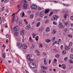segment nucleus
Segmentation results:
<instances>
[{"instance_id": "f257e3e1", "label": "nucleus", "mask_w": 73, "mask_h": 73, "mask_svg": "<svg viewBox=\"0 0 73 73\" xmlns=\"http://www.w3.org/2000/svg\"><path fill=\"white\" fill-rule=\"evenodd\" d=\"M30 67L32 68H36V64L34 62H31L29 63Z\"/></svg>"}, {"instance_id": "f03ea898", "label": "nucleus", "mask_w": 73, "mask_h": 73, "mask_svg": "<svg viewBox=\"0 0 73 73\" xmlns=\"http://www.w3.org/2000/svg\"><path fill=\"white\" fill-rule=\"evenodd\" d=\"M58 16L56 15H54L52 17L51 20L52 21H54L55 20L57 21V19H58Z\"/></svg>"}, {"instance_id": "7ed1b4c3", "label": "nucleus", "mask_w": 73, "mask_h": 73, "mask_svg": "<svg viewBox=\"0 0 73 73\" xmlns=\"http://www.w3.org/2000/svg\"><path fill=\"white\" fill-rule=\"evenodd\" d=\"M17 47H18V48H19L20 49H21L22 48V44L21 43H19V42H18L17 43Z\"/></svg>"}, {"instance_id": "20e7f679", "label": "nucleus", "mask_w": 73, "mask_h": 73, "mask_svg": "<svg viewBox=\"0 0 73 73\" xmlns=\"http://www.w3.org/2000/svg\"><path fill=\"white\" fill-rule=\"evenodd\" d=\"M58 27L60 29H64L65 27V26L62 25V23L60 22L58 25Z\"/></svg>"}, {"instance_id": "39448f33", "label": "nucleus", "mask_w": 73, "mask_h": 73, "mask_svg": "<svg viewBox=\"0 0 73 73\" xmlns=\"http://www.w3.org/2000/svg\"><path fill=\"white\" fill-rule=\"evenodd\" d=\"M27 7H28V5L25 3H24V5L23 7V9H27Z\"/></svg>"}, {"instance_id": "423d86ee", "label": "nucleus", "mask_w": 73, "mask_h": 73, "mask_svg": "<svg viewBox=\"0 0 73 73\" xmlns=\"http://www.w3.org/2000/svg\"><path fill=\"white\" fill-rule=\"evenodd\" d=\"M35 53H36L38 56L40 55V52L39 51H38V50H35Z\"/></svg>"}, {"instance_id": "0eeeda50", "label": "nucleus", "mask_w": 73, "mask_h": 73, "mask_svg": "<svg viewBox=\"0 0 73 73\" xmlns=\"http://www.w3.org/2000/svg\"><path fill=\"white\" fill-rule=\"evenodd\" d=\"M27 58L28 60L30 61H33V59L30 58V56H29V55H28L27 56Z\"/></svg>"}, {"instance_id": "6e6552de", "label": "nucleus", "mask_w": 73, "mask_h": 73, "mask_svg": "<svg viewBox=\"0 0 73 73\" xmlns=\"http://www.w3.org/2000/svg\"><path fill=\"white\" fill-rule=\"evenodd\" d=\"M19 26H20V27H22V26H23V22L22 21L19 20Z\"/></svg>"}, {"instance_id": "1a4fd4ad", "label": "nucleus", "mask_w": 73, "mask_h": 73, "mask_svg": "<svg viewBox=\"0 0 73 73\" xmlns=\"http://www.w3.org/2000/svg\"><path fill=\"white\" fill-rule=\"evenodd\" d=\"M19 29V27L17 26L15 28H14L13 30L14 31H17Z\"/></svg>"}, {"instance_id": "9d476101", "label": "nucleus", "mask_w": 73, "mask_h": 73, "mask_svg": "<svg viewBox=\"0 0 73 73\" xmlns=\"http://www.w3.org/2000/svg\"><path fill=\"white\" fill-rule=\"evenodd\" d=\"M31 8L33 9H37V6L36 5H33L32 6H31Z\"/></svg>"}, {"instance_id": "9b49d317", "label": "nucleus", "mask_w": 73, "mask_h": 73, "mask_svg": "<svg viewBox=\"0 0 73 73\" xmlns=\"http://www.w3.org/2000/svg\"><path fill=\"white\" fill-rule=\"evenodd\" d=\"M25 28L26 29H28V30L30 29L31 28V25H27V26L25 27Z\"/></svg>"}, {"instance_id": "f8f14e48", "label": "nucleus", "mask_w": 73, "mask_h": 73, "mask_svg": "<svg viewBox=\"0 0 73 73\" xmlns=\"http://www.w3.org/2000/svg\"><path fill=\"white\" fill-rule=\"evenodd\" d=\"M49 12H50V10H49L46 9L44 11V13L46 14L49 13Z\"/></svg>"}, {"instance_id": "ddd939ff", "label": "nucleus", "mask_w": 73, "mask_h": 73, "mask_svg": "<svg viewBox=\"0 0 73 73\" xmlns=\"http://www.w3.org/2000/svg\"><path fill=\"white\" fill-rule=\"evenodd\" d=\"M23 49H25L27 48V44H24L23 45Z\"/></svg>"}, {"instance_id": "4468645a", "label": "nucleus", "mask_w": 73, "mask_h": 73, "mask_svg": "<svg viewBox=\"0 0 73 73\" xmlns=\"http://www.w3.org/2000/svg\"><path fill=\"white\" fill-rule=\"evenodd\" d=\"M50 28L49 27H47L46 30V32H50Z\"/></svg>"}, {"instance_id": "2eb2a0df", "label": "nucleus", "mask_w": 73, "mask_h": 73, "mask_svg": "<svg viewBox=\"0 0 73 73\" xmlns=\"http://www.w3.org/2000/svg\"><path fill=\"white\" fill-rule=\"evenodd\" d=\"M41 68L42 69H44V70H46L48 69V67H45L44 66H41Z\"/></svg>"}, {"instance_id": "dca6fc26", "label": "nucleus", "mask_w": 73, "mask_h": 73, "mask_svg": "<svg viewBox=\"0 0 73 73\" xmlns=\"http://www.w3.org/2000/svg\"><path fill=\"white\" fill-rule=\"evenodd\" d=\"M43 11H42L40 12V16L41 17H43V14H43Z\"/></svg>"}, {"instance_id": "f3484780", "label": "nucleus", "mask_w": 73, "mask_h": 73, "mask_svg": "<svg viewBox=\"0 0 73 73\" xmlns=\"http://www.w3.org/2000/svg\"><path fill=\"white\" fill-rule=\"evenodd\" d=\"M61 67L62 68H63L64 69H66V66L64 64H62Z\"/></svg>"}, {"instance_id": "a211bd4d", "label": "nucleus", "mask_w": 73, "mask_h": 73, "mask_svg": "<svg viewBox=\"0 0 73 73\" xmlns=\"http://www.w3.org/2000/svg\"><path fill=\"white\" fill-rule=\"evenodd\" d=\"M58 44V45L59 44V43H58V41H56L54 42L53 43V44H52V46H54V45H55V44Z\"/></svg>"}, {"instance_id": "6ab92c4d", "label": "nucleus", "mask_w": 73, "mask_h": 73, "mask_svg": "<svg viewBox=\"0 0 73 73\" xmlns=\"http://www.w3.org/2000/svg\"><path fill=\"white\" fill-rule=\"evenodd\" d=\"M19 18H18V17H16L15 18V23H17L18 21V19Z\"/></svg>"}, {"instance_id": "aec40b11", "label": "nucleus", "mask_w": 73, "mask_h": 73, "mask_svg": "<svg viewBox=\"0 0 73 73\" xmlns=\"http://www.w3.org/2000/svg\"><path fill=\"white\" fill-rule=\"evenodd\" d=\"M65 24L66 26H67V27H69V26H70V24L68 23H65Z\"/></svg>"}, {"instance_id": "412c9836", "label": "nucleus", "mask_w": 73, "mask_h": 73, "mask_svg": "<svg viewBox=\"0 0 73 73\" xmlns=\"http://www.w3.org/2000/svg\"><path fill=\"white\" fill-rule=\"evenodd\" d=\"M45 42H47V43H49V42H50V39H46L45 40Z\"/></svg>"}, {"instance_id": "4be33fe9", "label": "nucleus", "mask_w": 73, "mask_h": 73, "mask_svg": "<svg viewBox=\"0 0 73 73\" xmlns=\"http://www.w3.org/2000/svg\"><path fill=\"white\" fill-rule=\"evenodd\" d=\"M55 56L57 58H59V57H60V56L58 54H55Z\"/></svg>"}, {"instance_id": "5701e85b", "label": "nucleus", "mask_w": 73, "mask_h": 73, "mask_svg": "<svg viewBox=\"0 0 73 73\" xmlns=\"http://www.w3.org/2000/svg\"><path fill=\"white\" fill-rule=\"evenodd\" d=\"M24 31H21L20 35H24Z\"/></svg>"}, {"instance_id": "b1692460", "label": "nucleus", "mask_w": 73, "mask_h": 73, "mask_svg": "<svg viewBox=\"0 0 73 73\" xmlns=\"http://www.w3.org/2000/svg\"><path fill=\"white\" fill-rule=\"evenodd\" d=\"M55 38H56V37H52V42L54 41V40H55Z\"/></svg>"}, {"instance_id": "393cba45", "label": "nucleus", "mask_w": 73, "mask_h": 73, "mask_svg": "<svg viewBox=\"0 0 73 73\" xmlns=\"http://www.w3.org/2000/svg\"><path fill=\"white\" fill-rule=\"evenodd\" d=\"M70 46H67L66 47L65 49H66V50H67V49H68V50H69V49H70Z\"/></svg>"}, {"instance_id": "a878e982", "label": "nucleus", "mask_w": 73, "mask_h": 73, "mask_svg": "<svg viewBox=\"0 0 73 73\" xmlns=\"http://www.w3.org/2000/svg\"><path fill=\"white\" fill-rule=\"evenodd\" d=\"M44 27H41V29H39V30H40V31L41 32H42V31L44 30Z\"/></svg>"}, {"instance_id": "bb28decb", "label": "nucleus", "mask_w": 73, "mask_h": 73, "mask_svg": "<svg viewBox=\"0 0 73 73\" xmlns=\"http://www.w3.org/2000/svg\"><path fill=\"white\" fill-rule=\"evenodd\" d=\"M40 22L38 23L36 25L37 27H38L40 26Z\"/></svg>"}, {"instance_id": "cd10ccee", "label": "nucleus", "mask_w": 73, "mask_h": 73, "mask_svg": "<svg viewBox=\"0 0 73 73\" xmlns=\"http://www.w3.org/2000/svg\"><path fill=\"white\" fill-rule=\"evenodd\" d=\"M68 15L67 14H65L64 15V19H66V18L68 16Z\"/></svg>"}, {"instance_id": "c85d7f7f", "label": "nucleus", "mask_w": 73, "mask_h": 73, "mask_svg": "<svg viewBox=\"0 0 73 73\" xmlns=\"http://www.w3.org/2000/svg\"><path fill=\"white\" fill-rule=\"evenodd\" d=\"M44 62L45 65H46V64H47L46 61V59H44Z\"/></svg>"}, {"instance_id": "c756f323", "label": "nucleus", "mask_w": 73, "mask_h": 73, "mask_svg": "<svg viewBox=\"0 0 73 73\" xmlns=\"http://www.w3.org/2000/svg\"><path fill=\"white\" fill-rule=\"evenodd\" d=\"M72 45H73V43L72 42H70L69 44V46H72Z\"/></svg>"}, {"instance_id": "7c9ffc66", "label": "nucleus", "mask_w": 73, "mask_h": 73, "mask_svg": "<svg viewBox=\"0 0 73 73\" xmlns=\"http://www.w3.org/2000/svg\"><path fill=\"white\" fill-rule=\"evenodd\" d=\"M62 13L64 14V13H66V10H65L62 12Z\"/></svg>"}, {"instance_id": "2f4dec72", "label": "nucleus", "mask_w": 73, "mask_h": 73, "mask_svg": "<svg viewBox=\"0 0 73 73\" xmlns=\"http://www.w3.org/2000/svg\"><path fill=\"white\" fill-rule=\"evenodd\" d=\"M14 20H15V17H13L12 20L11 21L12 23H13L14 22Z\"/></svg>"}, {"instance_id": "473e14b6", "label": "nucleus", "mask_w": 73, "mask_h": 73, "mask_svg": "<svg viewBox=\"0 0 73 73\" xmlns=\"http://www.w3.org/2000/svg\"><path fill=\"white\" fill-rule=\"evenodd\" d=\"M56 32V31L54 30H53L52 32V34H53H53H55Z\"/></svg>"}, {"instance_id": "72a5a7b5", "label": "nucleus", "mask_w": 73, "mask_h": 73, "mask_svg": "<svg viewBox=\"0 0 73 73\" xmlns=\"http://www.w3.org/2000/svg\"><path fill=\"white\" fill-rule=\"evenodd\" d=\"M53 12L52 11L50 13L49 15V17H50V16L52 15V14H53Z\"/></svg>"}, {"instance_id": "f704fd0d", "label": "nucleus", "mask_w": 73, "mask_h": 73, "mask_svg": "<svg viewBox=\"0 0 73 73\" xmlns=\"http://www.w3.org/2000/svg\"><path fill=\"white\" fill-rule=\"evenodd\" d=\"M69 62L70 63H71L72 64H73V62L72 60L70 59V60H69Z\"/></svg>"}, {"instance_id": "c9c22d12", "label": "nucleus", "mask_w": 73, "mask_h": 73, "mask_svg": "<svg viewBox=\"0 0 73 73\" xmlns=\"http://www.w3.org/2000/svg\"><path fill=\"white\" fill-rule=\"evenodd\" d=\"M29 40H30V42H32V39L31 37V36L29 37Z\"/></svg>"}, {"instance_id": "e433bc0d", "label": "nucleus", "mask_w": 73, "mask_h": 73, "mask_svg": "<svg viewBox=\"0 0 73 73\" xmlns=\"http://www.w3.org/2000/svg\"><path fill=\"white\" fill-rule=\"evenodd\" d=\"M33 16H34V15L33 14H31L30 15V18H31V19H32V18L33 17Z\"/></svg>"}, {"instance_id": "4c0bfd02", "label": "nucleus", "mask_w": 73, "mask_h": 73, "mask_svg": "<svg viewBox=\"0 0 73 73\" xmlns=\"http://www.w3.org/2000/svg\"><path fill=\"white\" fill-rule=\"evenodd\" d=\"M24 15H25V14H24V12H23L22 13V15L21 16L22 17H24Z\"/></svg>"}, {"instance_id": "58836bf2", "label": "nucleus", "mask_w": 73, "mask_h": 73, "mask_svg": "<svg viewBox=\"0 0 73 73\" xmlns=\"http://www.w3.org/2000/svg\"><path fill=\"white\" fill-rule=\"evenodd\" d=\"M15 35L16 36H18V35H19V33L16 32L15 33Z\"/></svg>"}, {"instance_id": "ea45409f", "label": "nucleus", "mask_w": 73, "mask_h": 73, "mask_svg": "<svg viewBox=\"0 0 73 73\" xmlns=\"http://www.w3.org/2000/svg\"><path fill=\"white\" fill-rule=\"evenodd\" d=\"M20 5H18L17 6V9H18L19 8H20Z\"/></svg>"}, {"instance_id": "a19ab883", "label": "nucleus", "mask_w": 73, "mask_h": 73, "mask_svg": "<svg viewBox=\"0 0 73 73\" xmlns=\"http://www.w3.org/2000/svg\"><path fill=\"white\" fill-rule=\"evenodd\" d=\"M68 59V57H65V58H64V61H66V60H67Z\"/></svg>"}, {"instance_id": "79ce46f5", "label": "nucleus", "mask_w": 73, "mask_h": 73, "mask_svg": "<svg viewBox=\"0 0 73 73\" xmlns=\"http://www.w3.org/2000/svg\"><path fill=\"white\" fill-rule=\"evenodd\" d=\"M70 20H73V15L71 16Z\"/></svg>"}, {"instance_id": "37998d69", "label": "nucleus", "mask_w": 73, "mask_h": 73, "mask_svg": "<svg viewBox=\"0 0 73 73\" xmlns=\"http://www.w3.org/2000/svg\"><path fill=\"white\" fill-rule=\"evenodd\" d=\"M62 53H63V54H65L66 53V51H63Z\"/></svg>"}, {"instance_id": "c03bdc74", "label": "nucleus", "mask_w": 73, "mask_h": 73, "mask_svg": "<svg viewBox=\"0 0 73 73\" xmlns=\"http://www.w3.org/2000/svg\"><path fill=\"white\" fill-rule=\"evenodd\" d=\"M31 48H32V49H34V48H35V45H32Z\"/></svg>"}, {"instance_id": "a18cd8bd", "label": "nucleus", "mask_w": 73, "mask_h": 73, "mask_svg": "<svg viewBox=\"0 0 73 73\" xmlns=\"http://www.w3.org/2000/svg\"><path fill=\"white\" fill-rule=\"evenodd\" d=\"M70 57L71 58H72V59H73V54H72L70 55Z\"/></svg>"}, {"instance_id": "49530a36", "label": "nucleus", "mask_w": 73, "mask_h": 73, "mask_svg": "<svg viewBox=\"0 0 73 73\" xmlns=\"http://www.w3.org/2000/svg\"><path fill=\"white\" fill-rule=\"evenodd\" d=\"M68 36L69 37H70L71 38L72 37V36L71 35H68Z\"/></svg>"}, {"instance_id": "de8ad7c7", "label": "nucleus", "mask_w": 73, "mask_h": 73, "mask_svg": "<svg viewBox=\"0 0 73 73\" xmlns=\"http://www.w3.org/2000/svg\"><path fill=\"white\" fill-rule=\"evenodd\" d=\"M63 5H64V6H65L66 7H67L68 5V4L65 3H63Z\"/></svg>"}, {"instance_id": "09e8293b", "label": "nucleus", "mask_w": 73, "mask_h": 73, "mask_svg": "<svg viewBox=\"0 0 73 73\" xmlns=\"http://www.w3.org/2000/svg\"><path fill=\"white\" fill-rule=\"evenodd\" d=\"M42 8L41 7H38V11H41V10Z\"/></svg>"}, {"instance_id": "8fccbe9b", "label": "nucleus", "mask_w": 73, "mask_h": 73, "mask_svg": "<svg viewBox=\"0 0 73 73\" xmlns=\"http://www.w3.org/2000/svg\"><path fill=\"white\" fill-rule=\"evenodd\" d=\"M38 15H39V13H36L35 14V16H38Z\"/></svg>"}, {"instance_id": "3c124183", "label": "nucleus", "mask_w": 73, "mask_h": 73, "mask_svg": "<svg viewBox=\"0 0 73 73\" xmlns=\"http://www.w3.org/2000/svg\"><path fill=\"white\" fill-rule=\"evenodd\" d=\"M53 12L54 13H56V12H57V11L56 10H54L53 11Z\"/></svg>"}, {"instance_id": "603ef678", "label": "nucleus", "mask_w": 73, "mask_h": 73, "mask_svg": "<svg viewBox=\"0 0 73 73\" xmlns=\"http://www.w3.org/2000/svg\"><path fill=\"white\" fill-rule=\"evenodd\" d=\"M1 62L2 63H3V62H4V60H3V58H1Z\"/></svg>"}, {"instance_id": "864d4df0", "label": "nucleus", "mask_w": 73, "mask_h": 73, "mask_svg": "<svg viewBox=\"0 0 73 73\" xmlns=\"http://www.w3.org/2000/svg\"><path fill=\"white\" fill-rule=\"evenodd\" d=\"M3 57L4 58H5V54H3Z\"/></svg>"}, {"instance_id": "5fc2aeb1", "label": "nucleus", "mask_w": 73, "mask_h": 73, "mask_svg": "<svg viewBox=\"0 0 73 73\" xmlns=\"http://www.w3.org/2000/svg\"><path fill=\"white\" fill-rule=\"evenodd\" d=\"M63 45H62L61 46H60V48L61 49H63Z\"/></svg>"}, {"instance_id": "6e6d98bb", "label": "nucleus", "mask_w": 73, "mask_h": 73, "mask_svg": "<svg viewBox=\"0 0 73 73\" xmlns=\"http://www.w3.org/2000/svg\"><path fill=\"white\" fill-rule=\"evenodd\" d=\"M41 73H46V72L45 71H43L42 72H41Z\"/></svg>"}, {"instance_id": "4d7b16f0", "label": "nucleus", "mask_w": 73, "mask_h": 73, "mask_svg": "<svg viewBox=\"0 0 73 73\" xmlns=\"http://www.w3.org/2000/svg\"><path fill=\"white\" fill-rule=\"evenodd\" d=\"M43 54L44 56H46V53L45 52H43Z\"/></svg>"}, {"instance_id": "13d9d810", "label": "nucleus", "mask_w": 73, "mask_h": 73, "mask_svg": "<svg viewBox=\"0 0 73 73\" xmlns=\"http://www.w3.org/2000/svg\"><path fill=\"white\" fill-rule=\"evenodd\" d=\"M53 24H54V25H57V23H55V22L54 21L53 22Z\"/></svg>"}, {"instance_id": "bf43d9fd", "label": "nucleus", "mask_w": 73, "mask_h": 73, "mask_svg": "<svg viewBox=\"0 0 73 73\" xmlns=\"http://www.w3.org/2000/svg\"><path fill=\"white\" fill-rule=\"evenodd\" d=\"M4 7H3L1 9V11H4Z\"/></svg>"}, {"instance_id": "052dcab7", "label": "nucleus", "mask_w": 73, "mask_h": 73, "mask_svg": "<svg viewBox=\"0 0 73 73\" xmlns=\"http://www.w3.org/2000/svg\"><path fill=\"white\" fill-rule=\"evenodd\" d=\"M45 24H47V23H48V21L46 20V21L45 22Z\"/></svg>"}, {"instance_id": "680f3d73", "label": "nucleus", "mask_w": 73, "mask_h": 73, "mask_svg": "<svg viewBox=\"0 0 73 73\" xmlns=\"http://www.w3.org/2000/svg\"><path fill=\"white\" fill-rule=\"evenodd\" d=\"M58 42H61V39H59Z\"/></svg>"}, {"instance_id": "e2e57ef3", "label": "nucleus", "mask_w": 73, "mask_h": 73, "mask_svg": "<svg viewBox=\"0 0 73 73\" xmlns=\"http://www.w3.org/2000/svg\"><path fill=\"white\" fill-rule=\"evenodd\" d=\"M54 63L56 64V65H57V63H56V62H53V65H54Z\"/></svg>"}, {"instance_id": "0e129e2a", "label": "nucleus", "mask_w": 73, "mask_h": 73, "mask_svg": "<svg viewBox=\"0 0 73 73\" xmlns=\"http://www.w3.org/2000/svg\"><path fill=\"white\" fill-rule=\"evenodd\" d=\"M54 52H56V50H57V49L56 48H54Z\"/></svg>"}, {"instance_id": "69168bd1", "label": "nucleus", "mask_w": 73, "mask_h": 73, "mask_svg": "<svg viewBox=\"0 0 73 73\" xmlns=\"http://www.w3.org/2000/svg\"><path fill=\"white\" fill-rule=\"evenodd\" d=\"M40 18H38L37 19V21H40Z\"/></svg>"}, {"instance_id": "338daca9", "label": "nucleus", "mask_w": 73, "mask_h": 73, "mask_svg": "<svg viewBox=\"0 0 73 73\" xmlns=\"http://www.w3.org/2000/svg\"><path fill=\"white\" fill-rule=\"evenodd\" d=\"M54 61H57V59H56L54 58Z\"/></svg>"}, {"instance_id": "774afa93", "label": "nucleus", "mask_w": 73, "mask_h": 73, "mask_svg": "<svg viewBox=\"0 0 73 73\" xmlns=\"http://www.w3.org/2000/svg\"><path fill=\"white\" fill-rule=\"evenodd\" d=\"M40 46L41 48H42V44H40Z\"/></svg>"}]
</instances>
